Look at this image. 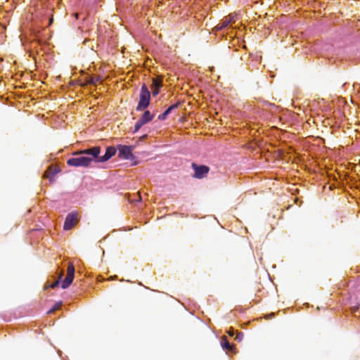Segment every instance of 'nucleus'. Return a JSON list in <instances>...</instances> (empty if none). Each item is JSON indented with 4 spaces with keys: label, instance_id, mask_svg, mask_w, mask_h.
<instances>
[{
    "label": "nucleus",
    "instance_id": "nucleus-1",
    "mask_svg": "<svg viewBox=\"0 0 360 360\" xmlns=\"http://www.w3.org/2000/svg\"><path fill=\"white\" fill-rule=\"evenodd\" d=\"M150 93L148 89V87L143 84L141 89L139 95V101L136 106V110L141 111L148 108L150 105Z\"/></svg>",
    "mask_w": 360,
    "mask_h": 360
},
{
    "label": "nucleus",
    "instance_id": "nucleus-2",
    "mask_svg": "<svg viewBox=\"0 0 360 360\" xmlns=\"http://www.w3.org/2000/svg\"><path fill=\"white\" fill-rule=\"evenodd\" d=\"M74 158L68 160L67 164L71 167H87L91 164V159L85 155H73Z\"/></svg>",
    "mask_w": 360,
    "mask_h": 360
},
{
    "label": "nucleus",
    "instance_id": "nucleus-3",
    "mask_svg": "<svg viewBox=\"0 0 360 360\" xmlns=\"http://www.w3.org/2000/svg\"><path fill=\"white\" fill-rule=\"evenodd\" d=\"M101 153V147L95 146L90 148H87L85 150H80L75 151L72 153V155H85L86 156H89L90 159H91V162L95 161L98 162V159L100 158Z\"/></svg>",
    "mask_w": 360,
    "mask_h": 360
},
{
    "label": "nucleus",
    "instance_id": "nucleus-4",
    "mask_svg": "<svg viewBox=\"0 0 360 360\" xmlns=\"http://www.w3.org/2000/svg\"><path fill=\"white\" fill-rule=\"evenodd\" d=\"M135 148V146H125V145H118L117 150H118V156L120 158H123L125 160H133L134 156L132 153V151Z\"/></svg>",
    "mask_w": 360,
    "mask_h": 360
},
{
    "label": "nucleus",
    "instance_id": "nucleus-5",
    "mask_svg": "<svg viewBox=\"0 0 360 360\" xmlns=\"http://www.w3.org/2000/svg\"><path fill=\"white\" fill-rule=\"evenodd\" d=\"M191 167L194 170L193 177L196 179H200L205 177L210 172V167L206 165H198L193 162Z\"/></svg>",
    "mask_w": 360,
    "mask_h": 360
},
{
    "label": "nucleus",
    "instance_id": "nucleus-6",
    "mask_svg": "<svg viewBox=\"0 0 360 360\" xmlns=\"http://www.w3.org/2000/svg\"><path fill=\"white\" fill-rule=\"evenodd\" d=\"M78 214L77 212L69 213L65 218L63 229L65 231L72 229L78 222Z\"/></svg>",
    "mask_w": 360,
    "mask_h": 360
},
{
    "label": "nucleus",
    "instance_id": "nucleus-7",
    "mask_svg": "<svg viewBox=\"0 0 360 360\" xmlns=\"http://www.w3.org/2000/svg\"><path fill=\"white\" fill-rule=\"evenodd\" d=\"M75 275V266L72 263H69L67 269V276L62 281L61 287L63 289L68 288L72 283Z\"/></svg>",
    "mask_w": 360,
    "mask_h": 360
},
{
    "label": "nucleus",
    "instance_id": "nucleus-8",
    "mask_svg": "<svg viewBox=\"0 0 360 360\" xmlns=\"http://www.w3.org/2000/svg\"><path fill=\"white\" fill-rule=\"evenodd\" d=\"M60 172V169L58 166L51 165L43 175V178L48 179L50 183L55 181V176L57 174Z\"/></svg>",
    "mask_w": 360,
    "mask_h": 360
},
{
    "label": "nucleus",
    "instance_id": "nucleus-9",
    "mask_svg": "<svg viewBox=\"0 0 360 360\" xmlns=\"http://www.w3.org/2000/svg\"><path fill=\"white\" fill-rule=\"evenodd\" d=\"M117 149L113 146H108L106 148L105 153L103 155H100L98 162H104L110 159L116 153Z\"/></svg>",
    "mask_w": 360,
    "mask_h": 360
},
{
    "label": "nucleus",
    "instance_id": "nucleus-10",
    "mask_svg": "<svg viewBox=\"0 0 360 360\" xmlns=\"http://www.w3.org/2000/svg\"><path fill=\"white\" fill-rule=\"evenodd\" d=\"M221 345L224 349L229 352H233L235 349L234 346L229 342L226 336L222 337Z\"/></svg>",
    "mask_w": 360,
    "mask_h": 360
},
{
    "label": "nucleus",
    "instance_id": "nucleus-11",
    "mask_svg": "<svg viewBox=\"0 0 360 360\" xmlns=\"http://www.w3.org/2000/svg\"><path fill=\"white\" fill-rule=\"evenodd\" d=\"M179 105V103H176V104H174V105H172L171 106H169L163 113H162L161 115H160L158 116V119L160 120H164L166 119V117H167V115L172 112V110L176 108Z\"/></svg>",
    "mask_w": 360,
    "mask_h": 360
},
{
    "label": "nucleus",
    "instance_id": "nucleus-12",
    "mask_svg": "<svg viewBox=\"0 0 360 360\" xmlns=\"http://www.w3.org/2000/svg\"><path fill=\"white\" fill-rule=\"evenodd\" d=\"M154 115L148 110H146L139 119L144 124L153 120Z\"/></svg>",
    "mask_w": 360,
    "mask_h": 360
},
{
    "label": "nucleus",
    "instance_id": "nucleus-13",
    "mask_svg": "<svg viewBox=\"0 0 360 360\" xmlns=\"http://www.w3.org/2000/svg\"><path fill=\"white\" fill-rule=\"evenodd\" d=\"M231 21H232V18H231L230 16H227V17L224 18L222 20V21L217 25L216 28L218 30H221L224 29V27H226Z\"/></svg>",
    "mask_w": 360,
    "mask_h": 360
},
{
    "label": "nucleus",
    "instance_id": "nucleus-14",
    "mask_svg": "<svg viewBox=\"0 0 360 360\" xmlns=\"http://www.w3.org/2000/svg\"><path fill=\"white\" fill-rule=\"evenodd\" d=\"M63 271H60V274H59V276H58V278L56 281H55L53 283L49 285H46L45 286V289L48 288H54L57 286H58L60 281H61V278L63 277Z\"/></svg>",
    "mask_w": 360,
    "mask_h": 360
},
{
    "label": "nucleus",
    "instance_id": "nucleus-15",
    "mask_svg": "<svg viewBox=\"0 0 360 360\" xmlns=\"http://www.w3.org/2000/svg\"><path fill=\"white\" fill-rule=\"evenodd\" d=\"M162 86V79L160 78H153L152 81L151 89H160Z\"/></svg>",
    "mask_w": 360,
    "mask_h": 360
},
{
    "label": "nucleus",
    "instance_id": "nucleus-16",
    "mask_svg": "<svg viewBox=\"0 0 360 360\" xmlns=\"http://www.w3.org/2000/svg\"><path fill=\"white\" fill-rule=\"evenodd\" d=\"M61 306H62V302H61V301H60V302H58L56 303V304H54V306H53L51 309H49V310L47 311V314H51V313H53L55 311H56V310L59 309L60 308V307H61Z\"/></svg>",
    "mask_w": 360,
    "mask_h": 360
},
{
    "label": "nucleus",
    "instance_id": "nucleus-17",
    "mask_svg": "<svg viewBox=\"0 0 360 360\" xmlns=\"http://www.w3.org/2000/svg\"><path fill=\"white\" fill-rule=\"evenodd\" d=\"M99 81H100V77H90L86 80V84H96Z\"/></svg>",
    "mask_w": 360,
    "mask_h": 360
},
{
    "label": "nucleus",
    "instance_id": "nucleus-18",
    "mask_svg": "<svg viewBox=\"0 0 360 360\" xmlns=\"http://www.w3.org/2000/svg\"><path fill=\"white\" fill-rule=\"evenodd\" d=\"M144 125V124L140 120H139L135 124V126H134V133L136 132L139 131V129L143 126Z\"/></svg>",
    "mask_w": 360,
    "mask_h": 360
},
{
    "label": "nucleus",
    "instance_id": "nucleus-19",
    "mask_svg": "<svg viewBox=\"0 0 360 360\" xmlns=\"http://www.w3.org/2000/svg\"><path fill=\"white\" fill-rule=\"evenodd\" d=\"M243 337V335L242 333H238L236 337L235 338V339L240 342V341L242 340Z\"/></svg>",
    "mask_w": 360,
    "mask_h": 360
},
{
    "label": "nucleus",
    "instance_id": "nucleus-20",
    "mask_svg": "<svg viewBox=\"0 0 360 360\" xmlns=\"http://www.w3.org/2000/svg\"><path fill=\"white\" fill-rule=\"evenodd\" d=\"M160 89H152V94L153 96H157L159 94Z\"/></svg>",
    "mask_w": 360,
    "mask_h": 360
},
{
    "label": "nucleus",
    "instance_id": "nucleus-21",
    "mask_svg": "<svg viewBox=\"0 0 360 360\" xmlns=\"http://www.w3.org/2000/svg\"><path fill=\"white\" fill-rule=\"evenodd\" d=\"M227 333H228L229 335L231 336V337H233L235 333L234 330L232 328H231Z\"/></svg>",
    "mask_w": 360,
    "mask_h": 360
},
{
    "label": "nucleus",
    "instance_id": "nucleus-22",
    "mask_svg": "<svg viewBox=\"0 0 360 360\" xmlns=\"http://www.w3.org/2000/svg\"><path fill=\"white\" fill-rule=\"evenodd\" d=\"M74 15L75 16L76 18H78L79 14L76 13L74 14Z\"/></svg>",
    "mask_w": 360,
    "mask_h": 360
},
{
    "label": "nucleus",
    "instance_id": "nucleus-23",
    "mask_svg": "<svg viewBox=\"0 0 360 360\" xmlns=\"http://www.w3.org/2000/svg\"><path fill=\"white\" fill-rule=\"evenodd\" d=\"M357 309H358L357 307H354L352 310H353V311H356Z\"/></svg>",
    "mask_w": 360,
    "mask_h": 360
},
{
    "label": "nucleus",
    "instance_id": "nucleus-24",
    "mask_svg": "<svg viewBox=\"0 0 360 360\" xmlns=\"http://www.w3.org/2000/svg\"><path fill=\"white\" fill-rule=\"evenodd\" d=\"M53 22V18H51V19L50 20V22Z\"/></svg>",
    "mask_w": 360,
    "mask_h": 360
}]
</instances>
